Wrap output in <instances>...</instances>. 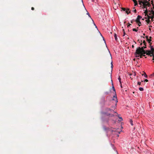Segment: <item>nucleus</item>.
<instances>
[{
  "mask_svg": "<svg viewBox=\"0 0 154 154\" xmlns=\"http://www.w3.org/2000/svg\"><path fill=\"white\" fill-rule=\"evenodd\" d=\"M142 47H139L136 49V52L135 53V55L140 54H141L142 52Z\"/></svg>",
  "mask_w": 154,
  "mask_h": 154,
  "instance_id": "obj_1",
  "label": "nucleus"
},
{
  "mask_svg": "<svg viewBox=\"0 0 154 154\" xmlns=\"http://www.w3.org/2000/svg\"><path fill=\"white\" fill-rule=\"evenodd\" d=\"M112 100H113L115 101V103H116V106L117 105V103L118 101L117 99V97L116 96V94H115V95L113 96V98L112 99Z\"/></svg>",
  "mask_w": 154,
  "mask_h": 154,
  "instance_id": "obj_2",
  "label": "nucleus"
},
{
  "mask_svg": "<svg viewBox=\"0 0 154 154\" xmlns=\"http://www.w3.org/2000/svg\"><path fill=\"white\" fill-rule=\"evenodd\" d=\"M142 18V17L140 15H138L137 18L136 20V21L137 23H141V22L140 21V19Z\"/></svg>",
  "mask_w": 154,
  "mask_h": 154,
  "instance_id": "obj_3",
  "label": "nucleus"
},
{
  "mask_svg": "<svg viewBox=\"0 0 154 154\" xmlns=\"http://www.w3.org/2000/svg\"><path fill=\"white\" fill-rule=\"evenodd\" d=\"M146 48V46H143L142 47V52L141 53V54H146V51H145L144 50V48Z\"/></svg>",
  "mask_w": 154,
  "mask_h": 154,
  "instance_id": "obj_4",
  "label": "nucleus"
},
{
  "mask_svg": "<svg viewBox=\"0 0 154 154\" xmlns=\"http://www.w3.org/2000/svg\"><path fill=\"white\" fill-rule=\"evenodd\" d=\"M151 46V53H152V56L153 57V58L152 59L153 60H154V48H152Z\"/></svg>",
  "mask_w": 154,
  "mask_h": 154,
  "instance_id": "obj_5",
  "label": "nucleus"
},
{
  "mask_svg": "<svg viewBox=\"0 0 154 154\" xmlns=\"http://www.w3.org/2000/svg\"><path fill=\"white\" fill-rule=\"evenodd\" d=\"M122 9L124 11H125L126 13L127 14H128L129 13H130V11H129V12H128V11H130V9L129 8H127L126 9L125 8H122Z\"/></svg>",
  "mask_w": 154,
  "mask_h": 154,
  "instance_id": "obj_6",
  "label": "nucleus"
},
{
  "mask_svg": "<svg viewBox=\"0 0 154 154\" xmlns=\"http://www.w3.org/2000/svg\"><path fill=\"white\" fill-rule=\"evenodd\" d=\"M146 54L149 55L151 57L152 56V53H151V51L150 50H146Z\"/></svg>",
  "mask_w": 154,
  "mask_h": 154,
  "instance_id": "obj_7",
  "label": "nucleus"
},
{
  "mask_svg": "<svg viewBox=\"0 0 154 154\" xmlns=\"http://www.w3.org/2000/svg\"><path fill=\"white\" fill-rule=\"evenodd\" d=\"M106 111L107 112H114V113H116V112H115L113 109H112L109 108H107L106 109Z\"/></svg>",
  "mask_w": 154,
  "mask_h": 154,
  "instance_id": "obj_8",
  "label": "nucleus"
},
{
  "mask_svg": "<svg viewBox=\"0 0 154 154\" xmlns=\"http://www.w3.org/2000/svg\"><path fill=\"white\" fill-rule=\"evenodd\" d=\"M148 2H149V1H147V0H144V2L143 1V5H146Z\"/></svg>",
  "mask_w": 154,
  "mask_h": 154,
  "instance_id": "obj_9",
  "label": "nucleus"
},
{
  "mask_svg": "<svg viewBox=\"0 0 154 154\" xmlns=\"http://www.w3.org/2000/svg\"><path fill=\"white\" fill-rule=\"evenodd\" d=\"M134 3V6H136L137 5V2L136 0H132Z\"/></svg>",
  "mask_w": 154,
  "mask_h": 154,
  "instance_id": "obj_10",
  "label": "nucleus"
},
{
  "mask_svg": "<svg viewBox=\"0 0 154 154\" xmlns=\"http://www.w3.org/2000/svg\"><path fill=\"white\" fill-rule=\"evenodd\" d=\"M114 36L115 37V39L116 41H117V35L116 33H115L114 34Z\"/></svg>",
  "mask_w": 154,
  "mask_h": 154,
  "instance_id": "obj_11",
  "label": "nucleus"
},
{
  "mask_svg": "<svg viewBox=\"0 0 154 154\" xmlns=\"http://www.w3.org/2000/svg\"><path fill=\"white\" fill-rule=\"evenodd\" d=\"M139 4L140 5V7H141L142 6V4H143V1H142L139 0Z\"/></svg>",
  "mask_w": 154,
  "mask_h": 154,
  "instance_id": "obj_12",
  "label": "nucleus"
},
{
  "mask_svg": "<svg viewBox=\"0 0 154 154\" xmlns=\"http://www.w3.org/2000/svg\"><path fill=\"white\" fill-rule=\"evenodd\" d=\"M147 40L148 42L149 43L150 45H151V44H152V43L151 42V39L148 38Z\"/></svg>",
  "mask_w": 154,
  "mask_h": 154,
  "instance_id": "obj_13",
  "label": "nucleus"
},
{
  "mask_svg": "<svg viewBox=\"0 0 154 154\" xmlns=\"http://www.w3.org/2000/svg\"><path fill=\"white\" fill-rule=\"evenodd\" d=\"M148 11L147 9L146 8V10L144 12V13L145 14V15H147V14L148 13Z\"/></svg>",
  "mask_w": 154,
  "mask_h": 154,
  "instance_id": "obj_14",
  "label": "nucleus"
},
{
  "mask_svg": "<svg viewBox=\"0 0 154 154\" xmlns=\"http://www.w3.org/2000/svg\"><path fill=\"white\" fill-rule=\"evenodd\" d=\"M146 6H147L148 7H150V6L151 5H150L149 2H148V3L146 4Z\"/></svg>",
  "mask_w": 154,
  "mask_h": 154,
  "instance_id": "obj_15",
  "label": "nucleus"
},
{
  "mask_svg": "<svg viewBox=\"0 0 154 154\" xmlns=\"http://www.w3.org/2000/svg\"><path fill=\"white\" fill-rule=\"evenodd\" d=\"M143 44L144 45H145L144 46H146V42L144 40L143 41Z\"/></svg>",
  "mask_w": 154,
  "mask_h": 154,
  "instance_id": "obj_16",
  "label": "nucleus"
},
{
  "mask_svg": "<svg viewBox=\"0 0 154 154\" xmlns=\"http://www.w3.org/2000/svg\"><path fill=\"white\" fill-rule=\"evenodd\" d=\"M142 8L143 9H144L145 8H146V9L147 8V7H146V5H143V7H142Z\"/></svg>",
  "mask_w": 154,
  "mask_h": 154,
  "instance_id": "obj_17",
  "label": "nucleus"
},
{
  "mask_svg": "<svg viewBox=\"0 0 154 154\" xmlns=\"http://www.w3.org/2000/svg\"><path fill=\"white\" fill-rule=\"evenodd\" d=\"M116 103H115V106H112L111 107V108L113 109H115L116 108Z\"/></svg>",
  "mask_w": 154,
  "mask_h": 154,
  "instance_id": "obj_18",
  "label": "nucleus"
},
{
  "mask_svg": "<svg viewBox=\"0 0 154 154\" xmlns=\"http://www.w3.org/2000/svg\"><path fill=\"white\" fill-rule=\"evenodd\" d=\"M139 90L141 91H143V88L141 87H140L139 88Z\"/></svg>",
  "mask_w": 154,
  "mask_h": 154,
  "instance_id": "obj_19",
  "label": "nucleus"
},
{
  "mask_svg": "<svg viewBox=\"0 0 154 154\" xmlns=\"http://www.w3.org/2000/svg\"><path fill=\"white\" fill-rule=\"evenodd\" d=\"M153 8L154 9V6L153 7ZM151 13L152 14L154 15V11H153L152 10Z\"/></svg>",
  "mask_w": 154,
  "mask_h": 154,
  "instance_id": "obj_20",
  "label": "nucleus"
},
{
  "mask_svg": "<svg viewBox=\"0 0 154 154\" xmlns=\"http://www.w3.org/2000/svg\"><path fill=\"white\" fill-rule=\"evenodd\" d=\"M118 79L119 80L120 83L121 84V83L122 82H121V78H120V76L119 78Z\"/></svg>",
  "mask_w": 154,
  "mask_h": 154,
  "instance_id": "obj_21",
  "label": "nucleus"
},
{
  "mask_svg": "<svg viewBox=\"0 0 154 154\" xmlns=\"http://www.w3.org/2000/svg\"><path fill=\"white\" fill-rule=\"evenodd\" d=\"M146 21L148 23H149L150 21V20L149 19H148L147 20H146Z\"/></svg>",
  "mask_w": 154,
  "mask_h": 154,
  "instance_id": "obj_22",
  "label": "nucleus"
},
{
  "mask_svg": "<svg viewBox=\"0 0 154 154\" xmlns=\"http://www.w3.org/2000/svg\"><path fill=\"white\" fill-rule=\"evenodd\" d=\"M130 123L132 125H133V121L131 120L130 121Z\"/></svg>",
  "mask_w": 154,
  "mask_h": 154,
  "instance_id": "obj_23",
  "label": "nucleus"
},
{
  "mask_svg": "<svg viewBox=\"0 0 154 154\" xmlns=\"http://www.w3.org/2000/svg\"><path fill=\"white\" fill-rule=\"evenodd\" d=\"M133 31H134L137 32V30L136 29L134 28L133 29Z\"/></svg>",
  "mask_w": 154,
  "mask_h": 154,
  "instance_id": "obj_24",
  "label": "nucleus"
},
{
  "mask_svg": "<svg viewBox=\"0 0 154 154\" xmlns=\"http://www.w3.org/2000/svg\"><path fill=\"white\" fill-rule=\"evenodd\" d=\"M119 119H120V120H119V121H120V122H121V121H122L123 119H122V117H119Z\"/></svg>",
  "mask_w": 154,
  "mask_h": 154,
  "instance_id": "obj_25",
  "label": "nucleus"
},
{
  "mask_svg": "<svg viewBox=\"0 0 154 154\" xmlns=\"http://www.w3.org/2000/svg\"><path fill=\"white\" fill-rule=\"evenodd\" d=\"M112 88L113 89V91H114L115 93H116V90H115V88H114V87L113 86L112 87Z\"/></svg>",
  "mask_w": 154,
  "mask_h": 154,
  "instance_id": "obj_26",
  "label": "nucleus"
},
{
  "mask_svg": "<svg viewBox=\"0 0 154 154\" xmlns=\"http://www.w3.org/2000/svg\"><path fill=\"white\" fill-rule=\"evenodd\" d=\"M107 115H108V116H110H110H111V117H112V116H114V115H110V114H107Z\"/></svg>",
  "mask_w": 154,
  "mask_h": 154,
  "instance_id": "obj_27",
  "label": "nucleus"
},
{
  "mask_svg": "<svg viewBox=\"0 0 154 154\" xmlns=\"http://www.w3.org/2000/svg\"><path fill=\"white\" fill-rule=\"evenodd\" d=\"M140 58H142L143 57V54H140Z\"/></svg>",
  "mask_w": 154,
  "mask_h": 154,
  "instance_id": "obj_28",
  "label": "nucleus"
},
{
  "mask_svg": "<svg viewBox=\"0 0 154 154\" xmlns=\"http://www.w3.org/2000/svg\"><path fill=\"white\" fill-rule=\"evenodd\" d=\"M154 15H153V16H151V19L152 21H153V18H154Z\"/></svg>",
  "mask_w": 154,
  "mask_h": 154,
  "instance_id": "obj_29",
  "label": "nucleus"
},
{
  "mask_svg": "<svg viewBox=\"0 0 154 154\" xmlns=\"http://www.w3.org/2000/svg\"><path fill=\"white\" fill-rule=\"evenodd\" d=\"M143 75H144V76L145 77H147V75L146 74V73H145L144 74H143Z\"/></svg>",
  "mask_w": 154,
  "mask_h": 154,
  "instance_id": "obj_30",
  "label": "nucleus"
},
{
  "mask_svg": "<svg viewBox=\"0 0 154 154\" xmlns=\"http://www.w3.org/2000/svg\"><path fill=\"white\" fill-rule=\"evenodd\" d=\"M123 31H124V33H123V36H124L125 35V32L124 29H123Z\"/></svg>",
  "mask_w": 154,
  "mask_h": 154,
  "instance_id": "obj_31",
  "label": "nucleus"
},
{
  "mask_svg": "<svg viewBox=\"0 0 154 154\" xmlns=\"http://www.w3.org/2000/svg\"><path fill=\"white\" fill-rule=\"evenodd\" d=\"M148 36H145V38H146V40H147L149 38H148Z\"/></svg>",
  "mask_w": 154,
  "mask_h": 154,
  "instance_id": "obj_32",
  "label": "nucleus"
},
{
  "mask_svg": "<svg viewBox=\"0 0 154 154\" xmlns=\"http://www.w3.org/2000/svg\"><path fill=\"white\" fill-rule=\"evenodd\" d=\"M147 16L148 17V19H149H149L150 18H151V16H148V15H147Z\"/></svg>",
  "mask_w": 154,
  "mask_h": 154,
  "instance_id": "obj_33",
  "label": "nucleus"
},
{
  "mask_svg": "<svg viewBox=\"0 0 154 154\" xmlns=\"http://www.w3.org/2000/svg\"><path fill=\"white\" fill-rule=\"evenodd\" d=\"M137 84L138 85H140L141 84V82H138Z\"/></svg>",
  "mask_w": 154,
  "mask_h": 154,
  "instance_id": "obj_34",
  "label": "nucleus"
},
{
  "mask_svg": "<svg viewBox=\"0 0 154 154\" xmlns=\"http://www.w3.org/2000/svg\"><path fill=\"white\" fill-rule=\"evenodd\" d=\"M136 55V57H138L140 56V54H137V55Z\"/></svg>",
  "mask_w": 154,
  "mask_h": 154,
  "instance_id": "obj_35",
  "label": "nucleus"
},
{
  "mask_svg": "<svg viewBox=\"0 0 154 154\" xmlns=\"http://www.w3.org/2000/svg\"><path fill=\"white\" fill-rule=\"evenodd\" d=\"M87 14H88V16H89V17H91V16H90V15L89 14V13L88 12H87Z\"/></svg>",
  "mask_w": 154,
  "mask_h": 154,
  "instance_id": "obj_36",
  "label": "nucleus"
},
{
  "mask_svg": "<svg viewBox=\"0 0 154 154\" xmlns=\"http://www.w3.org/2000/svg\"><path fill=\"white\" fill-rule=\"evenodd\" d=\"M111 68H112V66H113V65H112V62H111Z\"/></svg>",
  "mask_w": 154,
  "mask_h": 154,
  "instance_id": "obj_37",
  "label": "nucleus"
},
{
  "mask_svg": "<svg viewBox=\"0 0 154 154\" xmlns=\"http://www.w3.org/2000/svg\"><path fill=\"white\" fill-rule=\"evenodd\" d=\"M133 11H134L135 13L136 12V10L135 9H134V10H133Z\"/></svg>",
  "mask_w": 154,
  "mask_h": 154,
  "instance_id": "obj_38",
  "label": "nucleus"
},
{
  "mask_svg": "<svg viewBox=\"0 0 154 154\" xmlns=\"http://www.w3.org/2000/svg\"><path fill=\"white\" fill-rule=\"evenodd\" d=\"M142 40H141V41H140V42H140V46H141V45H142Z\"/></svg>",
  "mask_w": 154,
  "mask_h": 154,
  "instance_id": "obj_39",
  "label": "nucleus"
},
{
  "mask_svg": "<svg viewBox=\"0 0 154 154\" xmlns=\"http://www.w3.org/2000/svg\"><path fill=\"white\" fill-rule=\"evenodd\" d=\"M148 80L147 79H145V80H144V81L145 82H148Z\"/></svg>",
  "mask_w": 154,
  "mask_h": 154,
  "instance_id": "obj_40",
  "label": "nucleus"
},
{
  "mask_svg": "<svg viewBox=\"0 0 154 154\" xmlns=\"http://www.w3.org/2000/svg\"><path fill=\"white\" fill-rule=\"evenodd\" d=\"M31 9H32V10H34V8H33V7H32V8H31Z\"/></svg>",
  "mask_w": 154,
  "mask_h": 154,
  "instance_id": "obj_41",
  "label": "nucleus"
},
{
  "mask_svg": "<svg viewBox=\"0 0 154 154\" xmlns=\"http://www.w3.org/2000/svg\"><path fill=\"white\" fill-rule=\"evenodd\" d=\"M120 84V86H121V88H122V82L121 83V84Z\"/></svg>",
  "mask_w": 154,
  "mask_h": 154,
  "instance_id": "obj_42",
  "label": "nucleus"
},
{
  "mask_svg": "<svg viewBox=\"0 0 154 154\" xmlns=\"http://www.w3.org/2000/svg\"><path fill=\"white\" fill-rule=\"evenodd\" d=\"M151 4H152V5H153H153H153V1H151Z\"/></svg>",
  "mask_w": 154,
  "mask_h": 154,
  "instance_id": "obj_43",
  "label": "nucleus"
},
{
  "mask_svg": "<svg viewBox=\"0 0 154 154\" xmlns=\"http://www.w3.org/2000/svg\"><path fill=\"white\" fill-rule=\"evenodd\" d=\"M131 25V24L130 23H128V27L130 25Z\"/></svg>",
  "mask_w": 154,
  "mask_h": 154,
  "instance_id": "obj_44",
  "label": "nucleus"
},
{
  "mask_svg": "<svg viewBox=\"0 0 154 154\" xmlns=\"http://www.w3.org/2000/svg\"><path fill=\"white\" fill-rule=\"evenodd\" d=\"M140 41H141V40L140 41V40H139V39L138 40H137V41H138V42H139V43H140Z\"/></svg>",
  "mask_w": 154,
  "mask_h": 154,
  "instance_id": "obj_45",
  "label": "nucleus"
},
{
  "mask_svg": "<svg viewBox=\"0 0 154 154\" xmlns=\"http://www.w3.org/2000/svg\"><path fill=\"white\" fill-rule=\"evenodd\" d=\"M141 38H143L144 39V38H145V37H143V36H141Z\"/></svg>",
  "mask_w": 154,
  "mask_h": 154,
  "instance_id": "obj_46",
  "label": "nucleus"
},
{
  "mask_svg": "<svg viewBox=\"0 0 154 154\" xmlns=\"http://www.w3.org/2000/svg\"><path fill=\"white\" fill-rule=\"evenodd\" d=\"M138 23V26H140V24L141 23Z\"/></svg>",
  "mask_w": 154,
  "mask_h": 154,
  "instance_id": "obj_47",
  "label": "nucleus"
},
{
  "mask_svg": "<svg viewBox=\"0 0 154 154\" xmlns=\"http://www.w3.org/2000/svg\"><path fill=\"white\" fill-rule=\"evenodd\" d=\"M113 122L114 123H116V121H114V120L113 121Z\"/></svg>",
  "mask_w": 154,
  "mask_h": 154,
  "instance_id": "obj_48",
  "label": "nucleus"
},
{
  "mask_svg": "<svg viewBox=\"0 0 154 154\" xmlns=\"http://www.w3.org/2000/svg\"><path fill=\"white\" fill-rule=\"evenodd\" d=\"M132 48H134V45H132Z\"/></svg>",
  "mask_w": 154,
  "mask_h": 154,
  "instance_id": "obj_49",
  "label": "nucleus"
},
{
  "mask_svg": "<svg viewBox=\"0 0 154 154\" xmlns=\"http://www.w3.org/2000/svg\"><path fill=\"white\" fill-rule=\"evenodd\" d=\"M131 23H133V21H132V20H131Z\"/></svg>",
  "mask_w": 154,
  "mask_h": 154,
  "instance_id": "obj_50",
  "label": "nucleus"
},
{
  "mask_svg": "<svg viewBox=\"0 0 154 154\" xmlns=\"http://www.w3.org/2000/svg\"><path fill=\"white\" fill-rule=\"evenodd\" d=\"M144 54H143V56H145V55H144Z\"/></svg>",
  "mask_w": 154,
  "mask_h": 154,
  "instance_id": "obj_51",
  "label": "nucleus"
},
{
  "mask_svg": "<svg viewBox=\"0 0 154 154\" xmlns=\"http://www.w3.org/2000/svg\"><path fill=\"white\" fill-rule=\"evenodd\" d=\"M152 38V37H149V39H151V38Z\"/></svg>",
  "mask_w": 154,
  "mask_h": 154,
  "instance_id": "obj_52",
  "label": "nucleus"
},
{
  "mask_svg": "<svg viewBox=\"0 0 154 154\" xmlns=\"http://www.w3.org/2000/svg\"><path fill=\"white\" fill-rule=\"evenodd\" d=\"M94 25H95V26L97 28V26H96L95 24L94 23Z\"/></svg>",
  "mask_w": 154,
  "mask_h": 154,
  "instance_id": "obj_53",
  "label": "nucleus"
},
{
  "mask_svg": "<svg viewBox=\"0 0 154 154\" xmlns=\"http://www.w3.org/2000/svg\"><path fill=\"white\" fill-rule=\"evenodd\" d=\"M143 35H144V36L145 35V33H143Z\"/></svg>",
  "mask_w": 154,
  "mask_h": 154,
  "instance_id": "obj_54",
  "label": "nucleus"
},
{
  "mask_svg": "<svg viewBox=\"0 0 154 154\" xmlns=\"http://www.w3.org/2000/svg\"><path fill=\"white\" fill-rule=\"evenodd\" d=\"M149 30H151V28H149Z\"/></svg>",
  "mask_w": 154,
  "mask_h": 154,
  "instance_id": "obj_55",
  "label": "nucleus"
},
{
  "mask_svg": "<svg viewBox=\"0 0 154 154\" xmlns=\"http://www.w3.org/2000/svg\"><path fill=\"white\" fill-rule=\"evenodd\" d=\"M134 42H135V44L136 43V42L135 41H134Z\"/></svg>",
  "mask_w": 154,
  "mask_h": 154,
  "instance_id": "obj_56",
  "label": "nucleus"
},
{
  "mask_svg": "<svg viewBox=\"0 0 154 154\" xmlns=\"http://www.w3.org/2000/svg\"><path fill=\"white\" fill-rule=\"evenodd\" d=\"M150 27H152L151 26H149Z\"/></svg>",
  "mask_w": 154,
  "mask_h": 154,
  "instance_id": "obj_57",
  "label": "nucleus"
},
{
  "mask_svg": "<svg viewBox=\"0 0 154 154\" xmlns=\"http://www.w3.org/2000/svg\"><path fill=\"white\" fill-rule=\"evenodd\" d=\"M150 0H148L149 2L150 1Z\"/></svg>",
  "mask_w": 154,
  "mask_h": 154,
  "instance_id": "obj_58",
  "label": "nucleus"
},
{
  "mask_svg": "<svg viewBox=\"0 0 154 154\" xmlns=\"http://www.w3.org/2000/svg\"><path fill=\"white\" fill-rule=\"evenodd\" d=\"M142 20H144V19H142Z\"/></svg>",
  "mask_w": 154,
  "mask_h": 154,
  "instance_id": "obj_59",
  "label": "nucleus"
},
{
  "mask_svg": "<svg viewBox=\"0 0 154 154\" xmlns=\"http://www.w3.org/2000/svg\"><path fill=\"white\" fill-rule=\"evenodd\" d=\"M82 2H83V1H82Z\"/></svg>",
  "mask_w": 154,
  "mask_h": 154,
  "instance_id": "obj_60",
  "label": "nucleus"
},
{
  "mask_svg": "<svg viewBox=\"0 0 154 154\" xmlns=\"http://www.w3.org/2000/svg\"><path fill=\"white\" fill-rule=\"evenodd\" d=\"M153 75H154V73L153 74Z\"/></svg>",
  "mask_w": 154,
  "mask_h": 154,
  "instance_id": "obj_61",
  "label": "nucleus"
},
{
  "mask_svg": "<svg viewBox=\"0 0 154 154\" xmlns=\"http://www.w3.org/2000/svg\"><path fill=\"white\" fill-rule=\"evenodd\" d=\"M153 23H154V22Z\"/></svg>",
  "mask_w": 154,
  "mask_h": 154,
  "instance_id": "obj_62",
  "label": "nucleus"
}]
</instances>
